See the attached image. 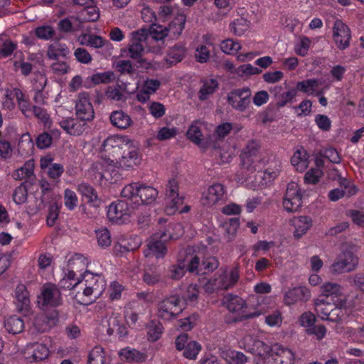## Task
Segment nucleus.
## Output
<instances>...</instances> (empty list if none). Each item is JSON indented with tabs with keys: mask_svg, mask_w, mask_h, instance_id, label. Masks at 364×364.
I'll use <instances>...</instances> for the list:
<instances>
[{
	"mask_svg": "<svg viewBox=\"0 0 364 364\" xmlns=\"http://www.w3.org/2000/svg\"><path fill=\"white\" fill-rule=\"evenodd\" d=\"M52 141L53 138L50 134L43 132L37 136L36 144L41 149H47L51 145Z\"/></svg>",
	"mask_w": 364,
	"mask_h": 364,
	"instance_id": "bf43d9fd",
	"label": "nucleus"
},
{
	"mask_svg": "<svg viewBox=\"0 0 364 364\" xmlns=\"http://www.w3.org/2000/svg\"><path fill=\"white\" fill-rule=\"evenodd\" d=\"M141 245V240L140 238L137 236H134L122 240L118 246L115 247V249L121 252H132L137 250Z\"/></svg>",
	"mask_w": 364,
	"mask_h": 364,
	"instance_id": "c85d7f7f",
	"label": "nucleus"
},
{
	"mask_svg": "<svg viewBox=\"0 0 364 364\" xmlns=\"http://www.w3.org/2000/svg\"><path fill=\"white\" fill-rule=\"evenodd\" d=\"M333 38L337 48L343 50L349 47L351 33L348 26L341 20L334 22Z\"/></svg>",
	"mask_w": 364,
	"mask_h": 364,
	"instance_id": "9b49d317",
	"label": "nucleus"
},
{
	"mask_svg": "<svg viewBox=\"0 0 364 364\" xmlns=\"http://www.w3.org/2000/svg\"><path fill=\"white\" fill-rule=\"evenodd\" d=\"M35 33L41 39L48 40L54 36L55 31L50 26H43L36 28Z\"/></svg>",
	"mask_w": 364,
	"mask_h": 364,
	"instance_id": "e2e57ef3",
	"label": "nucleus"
},
{
	"mask_svg": "<svg viewBox=\"0 0 364 364\" xmlns=\"http://www.w3.org/2000/svg\"><path fill=\"white\" fill-rule=\"evenodd\" d=\"M252 92L248 87L235 89L228 94L227 100L231 107L240 112L245 111L250 104Z\"/></svg>",
	"mask_w": 364,
	"mask_h": 364,
	"instance_id": "423d86ee",
	"label": "nucleus"
},
{
	"mask_svg": "<svg viewBox=\"0 0 364 364\" xmlns=\"http://www.w3.org/2000/svg\"><path fill=\"white\" fill-rule=\"evenodd\" d=\"M301 326H307L306 333L315 335L317 339L321 340L326 336V329L322 325H315L316 320H301Z\"/></svg>",
	"mask_w": 364,
	"mask_h": 364,
	"instance_id": "cd10ccee",
	"label": "nucleus"
},
{
	"mask_svg": "<svg viewBox=\"0 0 364 364\" xmlns=\"http://www.w3.org/2000/svg\"><path fill=\"white\" fill-rule=\"evenodd\" d=\"M180 227V224L169 223L166 229L159 230L155 234V236L159 240L149 242L147 245V249L144 250L145 257L153 256L158 259L164 257L167 252V248L162 241L174 239L175 237L170 232V230Z\"/></svg>",
	"mask_w": 364,
	"mask_h": 364,
	"instance_id": "f257e3e1",
	"label": "nucleus"
},
{
	"mask_svg": "<svg viewBox=\"0 0 364 364\" xmlns=\"http://www.w3.org/2000/svg\"><path fill=\"white\" fill-rule=\"evenodd\" d=\"M225 193L224 186L220 183L210 186L202 198L203 205H213L222 199Z\"/></svg>",
	"mask_w": 364,
	"mask_h": 364,
	"instance_id": "aec40b11",
	"label": "nucleus"
},
{
	"mask_svg": "<svg viewBox=\"0 0 364 364\" xmlns=\"http://www.w3.org/2000/svg\"><path fill=\"white\" fill-rule=\"evenodd\" d=\"M250 27V22L245 18H240L234 21L230 25V30L236 36H242Z\"/></svg>",
	"mask_w": 364,
	"mask_h": 364,
	"instance_id": "ea45409f",
	"label": "nucleus"
},
{
	"mask_svg": "<svg viewBox=\"0 0 364 364\" xmlns=\"http://www.w3.org/2000/svg\"><path fill=\"white\" fill-rule=\"evenodd\" d=\"M75 109L77 118L80 121L91 122L95 118V111L87 92L78 94Z\"/></svg>",
	"mask_w": 364,
	"mask_h": 364,
	"instance_id": "6e6552de",
	"label": "nucleus"
},
{
	"mask_svg": "<svg viewBox=\"0 0 364 364\" xmlns=\"http://www.w3.org/2000/svg\"><path fill=\"white\" fill-rule=\"evenodd\" d=\"M149 341H156L162 335L164 327L159 320H149L146 324Z\"/></svg>",
	"mask_w": 364,
	"mask_h": 364,
	"instance_id": "c756f323",
	"label": "nucleus"
},
{
	"mask_svg": "<svg viewBox=\"0 0 364 364\" xmlns=\"http://www.w3.org/2000/svg\"><path fill=\"white\" fill-rule=\"evenodd\" d=\"M48 80L45 74L36 73L33 80V87L35 91H43L46 86Z\"/></svg>",
	"mask_w": 364,
	"mask_h": 364,
	"instance_id": "4d7b16f0",
	"label": "nucleus"
},
{
	"mask_svg": "<svg viewBox=\"0 0 364 364\" xmlns=\"http://www.w3.org/2000/svg\"><path fill=\"white\" fill-rule=\"evenodd\" d=\"M96 237L98 245L102 247H106L111 244V236L107 228L96 230Z\"/></svg>",
	"mask_w": 364,
	"mask_h": 364,
	"instance_id": "3c124183",
	"label": "nucleus"
},
{
	"mask_svg": "<svg viewBox=\"0 0 364 364\" xmlns=\"http://www.w3.org/2000/svg\"><path fill=\"white\" fill-rule=\"evenodd\" d=\"M358 263V258L351 251L343 252L331 266L333 274L350 272L355 269Z\"/></svg>",
	"mask_w": 364,
	"mask_h": 364,
	"instance_id": "20e7f679",
	"label": "nucleus"
},
{
	"mask_svg": "<svg viewBox=\"0 0 364 364\" xmlns=\"http://www.w3.org/2000/svg\"><path fill=\"white\" fill-rule=\"evenodd\" d=\"M259 143L256 140H252L247 144L241 154H246L249 156L259 157Z\"/></svg>",
	"mask_w": 364,
	"mask_h": 364,
	"instance_id": "13d9d810",
	"label": "nucleus"
},
{
	"mask_svg": "<svg viewBox=\"0 0 364 364\" xmlns=\"http://www.w3.org/2000/svg\"><path fill=\"white\" fill-rule=\"evenodd\" d=\"M186 53V49L183 45L176 44L169 48L166 58V62L169 64V66L175 65L183 60Z\"/></svg>",
	"mask_w": 364,
	"mask_h": 364,
	"instance_id": "393cba45",
	"label": "nucleus"
},
{
	"mask_svg": "<svg viewBox=\"0 0 364 364\" xmlns=\"http://www.w3.org/2000/svg\"><path fill=\"white\" fill-rule=\"evenodd\" d=\"M149 33L150 32L149 28H141L136 31L132 32V38L131 41L135 43L143 44V43H145L147 40Z\"/></svg>",
	"mask_w": 364,
	"mask_h": 364,
	"instance_id": "0e129e2a",
	"label": "nucleus"
},
{
	"mask_svg": "<svg viewBox=\"0 0 364 364\" xmlns=\"http://www.w3.org/2000/svg\"><path fill=\"white\" fill-rule=\"evenodd\" d=\"M225 298L227 308L231 312L240 311L246 307V301L241 297L229 294Z\"/></svg>",
	"mask_w": 364,
	"mask_h": 364,
	"instance_id": "f704fd0d",
	"label": "nucleus"
},
{
	"mask_svg": "<svg viewBox=\"0 0 364 364\" xmlns=\"http://www.w3.org/2000/svg\"><path fill=\"white\" fill-rule=\"evenodd\" d=\"M321 294L319 296H323L327 299L333 300L335 301L342 302L341 297L342 296V287L337 283L326 282L320 287Z\"/></svg>",
	"mask_w": 364,
	"mask_h": 364,
	"instance_id": "6ab92c4d",
	"label": "nucleus"
},
{
	"mask_svg": "<svg viewBox=\"0 0 364 364\" xmlns=\"http://www.w3.org/2000/svg\"><path fill=\"white\" fill-rule=\"evenodd\" d=\"M183 356L188 359L194 360L201 350V346L196 341H191L183 348Z\"/></svg>",
	"mask_w": 364,
	"mask_h": 364,
	"instance_id": "37998d69",
	"label": "nucleus"
},
{
	"mask_svg": "<svg viewBox=\"0 0 364 364\" xmlns=\"http://www.w3.org/2000/svg\"><path fill=\"white\" fill-rule=\"evenodd\" d=\"M186 23V16L183 14L178 15L166 27L168 34L171 33L173 37H178L182 33Z\"/></svg>",
	"mask_w": 364,
	"mask_h": 364,
	"instance_id": "473e14b6",
	"label": "nucleus"
},
{
	"mask_svg": "<svg viewBox=\"0 0 364 364\" xmlns=\"http://www.w3.org/2000/svg\"><path fill=\"white\" fill-rule=\"evenodd\" d=\"M133 209L125 200H118L109 205L107 210L108 218L113 222L123 223L132 215Z\"/></svg>",
	"mask_w": 364,
	"mask_h": 364,
	"instance_id": "1a4fd4ad",
	"label": "nucleus"
},
{
	"mask_svg": "<svg viewBox=\"0 0 364 364\" xmlns=\"http://www.w3.org/2000/svg\"><path fill=\"white\" fill-rule=\"evenodd\" d=\"M358 226L364 228V213L356 210H349L347 214Z\"/></svg>",
	"mask_w": 364,
	"mask_h": 364,
	"instance_id": "774afa93",
	"label": "nucleus"
},
{
	"mask_svg": "<svg viewBox=\"0 0 364 364\" xmlns=\"http://www.w3.org/2000/svg\"><path fill=\"white\" fill-rule=\"evenodd\" d=\"M34 161L33 159L27 161L24 165L17 169L14 173L13 177L15 180H22L28 178L33 176Z\"/></svg>",
	"mask_w": 364,
	"mask_h": 364,
	"instance_id": "c9c22d12",
	"label": "nucleus"
},
{
	"mask_svg": "<svg viewBox=\"0 0 364 364\" xmlns=\"http://www.w3.org/2000/svg\"><path fill=\"white\" fill-rule=\"evenodd\" d=\"M144 51V46L143 44L135 43L134 41L130 42L128 48V55L132 59H138L142 56V53Z\"/></svg>",
	"mask_w": 364,
	"mask_h": 364,
	"instance_id": "864d4df0",
	"label": "nucleus"
},
{
	"mask_svg": "<svg viewBox=\"0 0 364 364\" xmlns=\"http://www.w3.org/2000/svg\"><path fill=\"white\" fill-rule=\"evenodd\" d=\"M301 198L299 185L295 182L289 183L283 200L284 209L289 213L297 211L301 206Z\"/></svg>",
	"mask_w": 364,
	"mask_h": 364,
	"instance_id": "9d476101",
	"label": "nucleus"
},
{
	"mask_svg": "<svg viewBox=\"0 0 364 364\" xmlns=\"http://www.w3.org/2000/svg\"><path fill=\"white\" fill-rule=\"evenodd\" d=\"M132 140L129 139L127 136H111L105 139L102 145V150L107 154L108 159L110 161L109 165L114 167L117 161L122 156L124 151Z\"/></svg>",
	"mask_w": 364,
	"mask_h": 364,
	"instance_id": "f03ea898",
	"label": "nucleus"
},
{
	"mask_svg": "<svg viewBox=\"0 0 364 364\" xmlns=\"http://www.w3.org/2000/svg\"><path fill=\"white\" fill-rule=\"evenodd\" d=\"M119 355L122 360L128 362L143 363L146 359L145 353L129 347L122 348Z\"/></svg>",
	"mask_w": 364,
	"mask_h": 364,
	"instance_id": "a878e982",
	"label": "nucleus"
},
{
	"mask_svg": "<svg viewBox=\"0 0 364 364\" xmlns=\"http://www.w3.org/2000/svg\"><path fill=\"white\" fill-rule=\"evenodd\" d=\"M83 279L86 286L83 290L84 295L88 296L92 295L95 291H100L98 289V275H93L90 272H85Z\"/></svg>",
	"mask_w": 364,
	"mask_h": 364,
	"instance_id": "2f4dec72",
	"label": "nucleus"
},
{
	"mask_svg": "<svg viewBox=\"0 0 364 364\" xmlns=\"http://www.w3.org/2000/svg\"><path fill=\"white\" fill-rule=\"evenodd\" d=\"M139 183H130L124 187L121 191V196L123 198L131 200L134 203H139L136 192H138Z\"/></svg>",
	"mask_w": 364,
	"mask_h": 364,
	"instance_id": "a19ab883",
	"label": "nucleus"
},
{
	"mask_svg": "<svg viewBox=\"0 0 364 364\" xmlns=\"http://www.w3.org/2000/svg\"><path fill=\"white\" fill-rule=\"evenodd\" d=\"M319 80L317 79H308L306 80L300 81L296 84V87L295 88L297 90L303 92L304 93H308L313 92L315 90V88L319 85Z\"/></svg>",
	"mask_w": 364,
	"mask_h": 364,
	"instance_id": "79ce46f5",
	"label": "nucleus"
},
{
	"mask_svg": "<svg viewBox=\"0 0 364 364\" xmlns=\"http://www.w3.org/2000/svg\"><path fill=\"white\" fill-rule=\"evenodd\" d=\"M294 224L295 227L294 237L300 238L312 226L313 221L311 217L302 215L297 217L294 220Z\"/></svg>",
	"mask_w": 364,
	"mask_h": 364,
	"instance_id": "bb28decb",
	"label": "nucleus"
},
{
	"mask_svg": "<svg viewBox=\"0 0 364 364\" xmlns=\"http://www.w3.org/2000/svg\"><path fill=\"white\" fill-rule=\"evenodd\" d=\"M17 46L13 41L7 40L0 46V58H6L13 53Z\"/></svg>",
	"mask_w": 364,
	"mask_h": 364,
	"instance_id": "052dcab7",
	"label": "nucleus"
},
{
	"mask_svg": "<svg viewBox=\"0 0 364 364\" xmlns=\"http://www.w3.org/2000/svg\"><path fill=\"white\" fill-rule=\"evenodd\" d=\"M322 171L318 168H312L307 171L304 176V181L309 184H316L321 177Z\"/></svg>",
	"mask_w": 364,
	"mask_h": 364,
	"instance_id": "338daca9",
	"label": "nucleus"
},
{
	"mask_svg": "<svg viewBox=\"0 0 364 364\" xmlns=\"http://www.w3.org/2000/svg\"><path fill=\"white\" fill-rule=\"evenodd\" d=\"M6 331L12 335L20 333L23 331L25 323L24 320H4Z\"/></svg>",
	"mask_w": 364,
	"mask_h": 364,
	"instance_id": "4c0bfd02",
	"label": "nucleus"
},
{
	"mask_svg": "<svg viewBox=\"0 0 364 364\" xmlns=\"http://www.w3.org/2000/svg\"><path fill=\"white\" fill-rule=\"evenodd\" d=\"M341 306L342 302L327 299V298H324L323 296H318L314 300L315 311L317 316L321 317V318H324V317L329 318L328 316L331 314L339 317L340 314L338 312L341 311Z\"/></svg>",
	"mask_w": 364,
	"mask_h": 364,
	"instance_id": "0eeeda50",
	"label": "nucleus"
},
{
	"mask_svg": "<svg viewBox=\"0 0 364 364\" xmlns=\"http://www.w3.org/2000/svg\"><path fill=\"white\" fill-rule=\"evenodd\" d=\"M42 305L43 306L57 307L61 304L60 291L55 287H46L42 293Z\"/></svg>",
	"mask_w": 364,
	"mask_h": 364,
	"instance_id": "a211bd4d",
	"label": "nucleus"
},
{
	"mask_svg": "<svg viewBox=\"0 0 364 364\" xmlns=\"http://www.w3.org/2000/svg\"><path fill=\"white\" fill-rule=\"evenodd\" d=\"M138 149L134 145L132 141L117 161L115 168H130L140 164Z\"/></svg>",
	"mask_w": 364,
	"mask_h": 364,
	"instance_id": "4468645a",
	"label": "nucleus"
},
{
	"mask_svg": "<svg viewBox=\"0 0 364 364\" xmlns=\"http://www.w3.org/2000/svg\"><path fill=\"white\" fill-rule=\"evenodd\" d=\"M142 279L147 285H155L161 279V274L152 270H145Z\"/></svg>",
	"mask_w": 364,
	"mask_h": 364,
	"instance_id": "603ef678",
	"label": "nucleus"
},
{
	"mask_svg": "<svg viewBox=\"0 0 364 364\" xmlns=\"http://www.w3.org/2000/svg\"><path fill=\"white\" fill-rule=\"evenodd\" d=\"M18 311L24 317L31 316L29 293L23 284H18L15 290Z\"/></svg>",
	"mask_w": 364,
	"mask_h": 364,
	"instance_id": "2eb2a0df",
	"label": "nucleus"
},
{
	"mask_svg": "<svg viewBox=\"0 0 364 364\" xmlns=\"http://www.w3.org/2000/svg\"><path fill=\"white\" fill-rule=\"evenodd\" d=\"M74 55L77 60L83 64L91 63L92 58L89 52L83 48H77L74 52Z\"/></svg>",
	"mask_w": 364,
	"mask_h": 364,
	"instance_id": "69168bd1",
	"label": "nucleus"
},
{
	"mask_svg": "<svg viewBox=\"0 0 364 364\" xmlns=\"http://www.w3.org/2000/svg\"><path fill=\"white\" fill-rule=\"evenodd\" d=\"M54 158L50 154L41 157L40 166L41 169L46 171L48 176L57 181L64 172L63 166L61 164L54 163Z\"/></svg>",
	"mask_w": 364,
	"mask_h": 364,
	"instance_id": "dca6fc26",
	"label": "nucleus"
},
{
	"mask_svg": "<svg viewBox=\"0 0 364 364\" xmlns=\"http://www.w3.org/2000/svg\"><path fill=\"white\" fill-rule=\"evenodd\" d=\"M149 31L150 32L149 36H151L152 38L156 41L162 40L168 36L166 27L159 24H152L149 27Z\"/></svg>",
	"mask_w": 364,
	"mask_h": 364,
	"instance_id": "de8ad7c7",
	"label": "nucleus"
},
{
	"mask_svg": "<svg viewBox=\"0 0 364 364\" xmlns=\"http://www.w3.org/2000/svg\"><path fill=\"white\" fill-rule=\"evenodd\" d=\"M79 18L85 22H95L100 18V10L93 4L83 8L79 12Z\"/></svg>",
	"mask_w": 364,
	"mask_h": 364,
	"instance_id": "7c9ffc66",
	"label": "nucleus"
},
{
	"mask_svg": "<svg viewBox=\"0 0 364 364\" xmlns=\"http://www.w3.org/2000/svg\"><path fill=\"white\" fill-rule=\"evenodd\" d=\"M282 87L281 86H276L270 90L271 93L274 95L276 107H284L289 102H291L297 94V91L294 88L284 92H282Z\"/></svg>",
	"mask_w": 364,
	"mask_h": 364,
	"instance_id": "4be33fe9",
	"label": "nucleus"
},
{
	"mask_svg": "<svg viewBox=\"0 0 364 364\" xmlns=\"http://www.w3.org/2000/svg\"><path fill=\"white\" fill-rule=\"evenodd\" d=\"M180 299L176 296H172L162 301L158 307V316L160 318H170L181 314L183 311L179 304Z\"/></svg>",
	"mask_w": 364,
	"mask_h": 364,
	"instance_id": "f8f14e48",
	"label": "nucleus"
},
{
	"mask_svg": "<svg viewBox=\"0 0 364 364\" xmlns=\"http://www.w3.org/2000/svg\"><path fill=\"white\" fill-rule=\"evenodd\" d=\"M177 133L178 130L176 128H168L164 127L159 130L156 138L160 141L167 140L175 137Z\"/></svg>",
	"mask_w": 364,
	"mask_h": 364,
	"instance_id": "680f3d73",
	"label": "nucleus"
},
{
	"mask_svg": "<svg viewBox=\"0 0 364 364\" xmlns=\"http://www.w3.org/2000/svg\"><path fill=\"white\" fill-rule=\"evenodd\" d=\"M165 200L167 209L172 211L183 203V198L179 196L178 183L175 178L170 179L166 186Z\"/></svg>",
	"mask_w": 364,
	"mask_h": 364,
	"instance_id": "ddd939ff",
	"label": "nucleus"
},
{
	"mask_svg": "<svg viewBox=\"0 0 364 364\" xmlns=\"http://www.w3.org/2000/svg\"><path fill=\"white\" fill-rule=\"evenodd\" d=\"M188 263H185V262H181L177 264H173L170 267L169 272L170 277L173 279H180L185 274L187 269Z\"/></svg>",
	"mask_w": 364,
	"mask_h": 364,
	"instance_id": "a18cd8bd",
	"label": "nucleus"
},
{
	"mask_svg": "<svg viewBox=\"0 0 364 364\" xmlns=\"http://www.w3.org/2000/svg\"><path fill=\"white\" fill-rule=\"evenodd\" d=\"M27 196V188L25 183H22L19 186L16 188L13 194V200L16 204H23L26 201Z\"/></svg>",
	"mask_w": 364,
	"mask_h": 364,
	"instance_id": "09e8293b",
	"label": "nucleus"
},
{
	"mask_svg": "<svg viewBox=\"0 0 364 364\" xmlns=\"http://www.w3.org/2000/svg\"><path fill=\"white\" fill-rule=\"evenodd\" d=\"M77 191L87 200V202L94 203L98 200L96 190L87 183H80L77 186Z\"/></svg>",
	"mask_w": 364,
	"mask_h": 364,
	"instance_id": "e433bc0d",
	"label": "nucleus"
},
{
	"mask_svg": "<svg viewBox=\"0 0 364 364\" xmlns=\"http://www.w3.org/2000/svg\"><path fill=\"white\" fill-rule=\"evenodd\" d=\"M220 48L225 53L231 54L238 51L241 46L239 43L232 39H226L221 43Z\"/></svg>",
	"mask_w": 364,
	"mask_h": 364,
	"instance_id": "6e6d98bb",
	"label": "nucleus"
},
{
	"mask_svg": "<svg viewBox=\"0 0 364 364\" xmlns=\"http://www.w3.org/2000/svg\"><path fill=\"white\" fill-rule=\"evenodd\" d=\"M22 354L28 363H38L48 358L50 350L45 343L33 342L25 346Z\"/></svg>",
	"mask_w": 364,
	"mask_h": 364,
	"instance_id": "39448f33",
	"label": "nucleus"
},
{
	"mask_svg": "<svg viewBox=\"0 0 364 364\" xmlns=\"http://www.w3.org/2000/svg\"><path fill=\"white\" fill-rule=\"evenodd\" d=\"M257 341H260V340L257 339L252 335L247 334L240 341V344L247 352L255 355H261V351L258 352Z\"/></svg>",
	"mask_w": 364,
	"mask_h": 364,
	"instance_id": "72a5a7b5",
	"label": "nucleus"
},
{
	"mask_svg": "<svg viewBox=\"0 0 364 364\" xmlns=\"http://www.w3.org/2000/svg\"><path fill=\"white\" fill-rule=\"evenodd\" d=\"M275 350L277 351L281 359L282 360V363L284 364H294V354L291 350L287 348L282 347L281 346H277Z\"/></svg>",
	"mask_w": 364,
	"mask_h": 364,
	"instance_id": "8fccbe9b",
	"label": "nucleus"
},
{
	"mask_svg": "<svg viewBox=\"0 0 364 364\" xmlns=\"http://www.w3.org/2000/svg\"><path fill=\"white\" fill-rule=\"evenodd\" d=\"M111 124L120 129H125L131 126L132 120L129 115L122 110L114 111L109 116Z\"/></svg>",
	"mask_w": 364,
	"mask_h": 364,
	"instance_id": "5701e85b",
	"label": "nucleus"
},
{
	"mask_svg": "<svg viewBox=\"0 0 364 364\" xmlns=\"http://www.w3.org/2000/svg\"><path fill=\"white\" fill-rule=\"evenodd\" d=\"M105 360L104 349L101 346H95L88 355L87 364H104Z\"/></svg>",
	"mask_w": 364,
	"mask_h": 364,
	"instance_id": "58836bf2",
	"label": "nucleus"
},
{
	"mask_svg": "<svg viewBox=\"0 0 364 364\" xmlns=\"http://www.w3.org/2000/svg\"><path fill=\"white\" fill-rule=\"evenodd\" d=\"M239 225V218H230L228 220L224 222L223 228L228 235L229 240H232V238L235 235Z\"/></svg>",
	"mask_w": 364,
	"mask_h": 364,
	"instance_id": "c03bdc74",
	"label": "nucleus"
},
{
	"mask_svg": "<svg viewBox=\"0 0 364 364\" xmlns=\"http://www.w3.org/2000/svg\"><path fill=\"white\" fill-rule=\"evenodd\" d=\"M188 138L196 144H199L202 141L203 134L200 127L196 124H192L187 132Z\"/></svg>",
	"mask_w": 364,
	"mask_h": 364,
	"instance_id": "5fc2aeb1",
	"label": "nucleus"
},
{
	"mask_svg": "<svg viewBox=\"0 0 364 364\" xmlns=\"http://www.w3.org/2000/svg\"><path fill=\"white\" fill-rule=\"evenodd\" d=\"M240 157L242 168L250 172L256 170V163L259 161V157L249 156L246 154H241Z\"/></svg>",
	"mask_w": 364,
	"mask_h": 364,
	"instance_id": "49530a36",
	"label": "nucleus"
},
{
	"mask_svg": "<svg viewBox=\"0 0 364 364\" xmlns=\"http://www.w3.org/2000/svg\"><path fill=\"white\" fill-rule=\"evenodd\" d=\"M311 294L308 289L304 287H295L287 291L284 296V302L287 305H291L300 301H307Z\"/></svg>",
	"mask_w": 364,
	"mask_h": 364,
	"instance_id": "f3484780",
	"label": "nucleus"
},
{
	"mask_svg": "<svg viewBox=\"0 0 364 364\" xmlns=\"http://www.w3.org/2000/svg\"><path fill=\"white\" fill-rule=\"evenodd\" d=\"M158 191L152 186L144 183H139L137 199L141 204H151L156 200L158 196Z\"/></svg>",
	"mask_w": 364,
	"mask_h": 364,
	"instance_id": "412c9836",
	"label": "nucleus"
},
{
	"mask_svg": "<svg viewBox=\"0 0 364 364\" xmlns=\"http://www.w3.org/2000/svg\"><path fill=\"white\" fill-rule=\"evenodd\" d=\"M219 264L216 257H203L201 259L198 255H195L188 261L187 269L191 273L203 274L213 272L219 267Z\"/></svg>",
	"mask_w": 364,
	"mask_h": 364,
	"instance_id": "7ed1b4c3",
	"label": "nucleus"
},
{
	"mask_svg": "<svg viewBox=\"0 0 364 364\" xmlns=\"http://www.w3.org/2000/svg\"><path fill=\"white\" fill-rule=\"evenodd\" d=\"M201 87L198 92V99L205 101L218 88V82L215 79H202Z\"/></svg>",
	"mask_w": 364,
	"mask_h": 364,
	"instance_id": "b1692460",
	"label": "nucleus"
}]
</instances>
